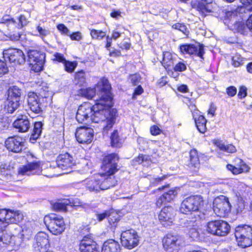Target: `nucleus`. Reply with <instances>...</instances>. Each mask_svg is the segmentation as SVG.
I'll return each mask as SVG.
<instances>
[{"mask_svg":"<svg viewBox=\"0 0 252 252\" xmlns=\"http://www.w3.org/2000/svg\"><path fill=\"white\" fill-rule=\"evenodd\" d=\"M117 111L108 107H100L94 104L92 106L88 103L80 105L77 110L76 118L82 123L90 120L94 123H99L102 128L103 135H107L115 123Z\"/></svg>","mask_w":252,"mask_h":252,"instance_id":"f257e3e1","label":"nucleus"},{"mask_svg":"<svg viewBox=\"0 0 252 252\" xmlns=\"http://www.w3.org/2000/svg\"><path fill=\"white\" fill-rule=\"evenodd\" d=\"M118 159V155L114 153L105 156L101 166V169L104 172L86 180L87 189L90 191L99 192L115 186L117 181L112 175L118 170L117 162Z\"/></svg>","mask_w":252,"mask_h":252,"instance_id":"f03ea898","label":"nucleus"},{"mask_svg":"<svg viewBox=\"0 0 252 252\" xmlns=\"http://www.w3.org/2000/svg\"><path fill=\"white\" fill-rule=\"evenodd\" d=\"M111 88L108 80L103 78L97 83L94 88L81 89L79 91V94L88 99H92L97 94L99 98L95 100V104L100 105V107H110L112 99Z\"/></svg>","mask_w":252,"mask_h":252,"instance_id":"7ed1b4c3","label":"nucleus"},{"mask_svg":"<svg viewBox=\"0 0 252 252\" xmlns=\"http://www.w3.org/2000/svg\"><path fill=\"white\" fill-rule=\"evenodd\" d=\"M204 200L200 195H190L185 198L181 202L179 208L180 212L189 215L199 211L203 206Z\"/></svg>","mask_w":252,"mask_h":252,"instance_id":"20e7f679","label":"nucleus"},{"mask_svg":"<svg viewBox=\"0 0 252 252\" xmlns=\"http://www.w3.org/2000/svg\"><path fill=\"white\" fill-rule=\"evenodd\" d=\"M235 237L239 246L246 248L252 245V227L241 225L235 229Z\"/></svg>","mask_w":252,"mask_h":252,"instance_id":"39448f33","label":"nucleus"},{"mask_svg":"<svg viewBox=\"0 0 252 252\" xmlns=\"http://www.w3.org/2000/svg\"><path fill=\"white\" fill-rule=\"evenodd\" d=\"M44 222L48 230L54 235L61 234L65 229L63 217L55 214L46 216L44 219Z\"/></svg>","mask_w":252,"mask_h":252,"instance_id":"423d86ee","label":"nucleus"},{"mask_svg":"<svg viewBox=\"0 0 252 252\" xmlns=\"http://www.w3.org/2000/svg\"><path fill=\"white\" fill-rule=\"evenodd\" d=\"M28 20L24 15H20L17 20L9 15H5L0 19V28H7L8 30L14 31L16 29H21L28 23Z\"/></svg>","mask_w":252,"mask_h":252,"instance_id":"0eeeda50","label":"nucleus"},{"mask_svg":"<svg viewBox=\"0 0 252 252\" xmlns=\"http://www.w3.org/2000/svg\"><path fill=\"white\" fill-rule=\"evenodd\" d=\"M214 212L219 217H225L230 211L231 205L228 198L223 195L216 198L213 202Z\"/></svg>","mask_w":252,"mask_h":252,"instance_id":"6e6552de","label":"nucleus"},{"mask_svg":"<svg viewBox=\"0 0 252 252\" xmlns=\"http://www.w3.org/2000/svg\"><path fill=\"white\" fill-rule=\"evenodd\" d=\"M45 94L42 95L41 93L38 95L33 92H29L27 94V103L29 108L31 111L35 113L39 114L42 111V104L41 99L46 98Z\"/></svg>","mask_w":252,"mask_h":252,"instance_id":"1a4fd4ad","label":"nucleus"},{"mask_svg":"<svg viewBox=\"0 0 252 252\" xmlns=\"http://www.w3.org/2000/svg\"><path fill=\"white\" fill-rule=\"evenodd\" d=\"M121 240L124 247L131 250L138 245L139 239L137 232L133 229H130L122 232Z\"/></svg>","mask_w":252,"mask_h":252,"instance_id":"9d476101","label":"nucleus"},{"mask_svg":"<svg viewBox=\"0 0 252 252\" xmlns=\"http://www.w3.org/2000/svg\"><path fill=\"white\" fill-rule=\"evenodd\" d=\"M207 230L211 234L222 236L228 233L230 226L226 222L221 220L211 221L207 224Z\"/></svg>","mask_w":252,"mask_h":252,"instance_id":"9b49d317","label":"nucleus"},{"mask_svg":"<svg viewBox=\"0 0 252 252\" xmlns=\"http://www.w3.org/2000/svg\"><path fill=\"white\" fill-rule=\"evenodd\" d=\"M28 61L36 72L42 69L45 62V54L37 50H30L28 52Z\"/></svg>","mask_w":252,"mask_h":252,"instance_id":"f8f14e48","label":"nucleus"},{"mask_svg":"<svg viewBox=\"0 0 252 252\" xmlns=\"http://www.w3.org/2000/svg\"><path fill=\"white\" fill-rule=\"evenodd\" d=\"M3 58L14 65L22 64L25 62V56L23 51L18 49H9L3 52Z\"/></svg>","mask_w":252,"mask_h":252,"instance_id":"ddd939ff","label":"nucleus"},{"mask_svg":"<svg viewBox=\"0 0 252 252\" xmlns=\"http://www.w3.org/2000/svg\"><path fill=\"white\" fill-rule=\"evenodd\" d=\"M176 210L171 206H166L162 209L158 215V220L164 227L172 224L176 215Z\"/></svg>","mask_w":252,"mask_h":252,"instance_id":"4468645a","label":"nucleus"},{"mask_svg":"<svg viewBox=\"0 0 252 252\" xmlns=\"http://www.w3.org/2000/svg\"><path fill=\"white\" fill-rule=\"evenodd\" d=\"M49 246L48 236L46 233L40 232L35 235L33 244L34 252H48L46 250Z\"/></svg>","mask_w":252,"mask_h":252,"instance_id":"2eb2a0df","label":"nucleus"},{"mask_svg":"<svg viewBox=\"0 0 252 252\" xmlns=\"http://www.w3.org/2000/svg\"><path fill=\"white\" fill-rule=\"evenodd\" d=\"M5 147L14 153H19L24 147V139L18 136H10L5 141Z\"/></svg>","mask_w":252,"mask_h":252,"instance_id":"dca6fc26","label":"nucleus"},{"mask_svg":"<svg viewBox=\"0 0 252 252\" xmlns=\"http://www.w3.org/2000/svg\"><path fill=\"white\" fill-rule=\"evenodd\" d=\"M180 50L183 54L195 55L201 59H203V56L205 53L204 46L199 43L181 45L180 46Z\"/></svg>","mask_w":252,"mask_h":252,"instance_id":"f3484780","label":"nucleus"},{"mask_svg":"<svg viewBox=\"0 0 252 252\" xmlns=\"http://www.w3.org/2000/svg\"><path fill=\"white\" fill-rule=\"evenodd\" d=\"M58 167L63 170L71 169L75 165L74 158L68 153L59 155L56 159Z\"/></svg>","mask_w":252,"mask_h":252,"instance_id":"a211bd4d","label":"nucleus"},{"mask_svg":"<svg viewBox=\"0 0 252 252\" xmlns=\"http://www.w3.org/2000/svg\"><path fill=\"white\" fill-rule=\"evenodd\" d=\"M94 130L90 127H81L77 129L75 137L80 143H90L93 138Z\"/></svg>","mask_w":252,"mask_h":252,"instance_id":"6ab92c4d","label":"nucleus"},{"mask_svg":"<svg viewBox=\"0 0 252 252\" xmlns=\"http://www.w3.org/2000/svg\"><path fill=\"white\" fill-rule=\"evenodd\" d=\"M163 246L167 251L173 252L178 250L180 245L181 240L177 236L168 234L162 240Z\"/></svg>","mask_w":252,"mask_h":252,"instance_id":"aec40b11","label":"nucleus"},{"mask_svg":"<svg viewBox=\"0 0 252 252\" xmlns=\"http://www.w3.org/2000/svg\"><path fill=\"white\" fill-rule=\"evenodd\" d=\"M79 249L81 252H99V247L96 242L85 236L81 240Z\"/></svg>","mask_w":252,"mask_h":252,"instance_id":"412c9836","label":"nucleus"},{"mask_svg":"<svg viewBox=\"0 0 252 252\" xmlns=\"http://www.w3.org/2000/svg\"><path fill=\"white\" fill-rule=\"evenodd\" d=\"M40 171L39 163L37 162H32L26 166L20 167L18 173L22 175H31L39 174Z\"/></svg>","mask_w":252,"mask_h":252,"instance_id":"4be33fe9","label":"nucleus"},{"mask_svg":"<svg viewBox=\"0 0 252 252\" xmlns=\"http://www.w3.org/2000/svg\"><path fill=\"white\" fill-rule=\"evenodd\" d=\"M235 160L237 162L236 165L230 164L227 165V169L233 174L237 175L249 171L250 167L241 159L237 158Z\"/></svg>","mask_w":252,"mask_h":252,"instance_id":"5701e85b","label":"nucleus"},{"mask_svg":"<svg viewBox=\"0 0 252 252\" xmlns=\"http://www.w3.org/2000/svg\"><path fill=\"white\" fill-rule=\"evenodd\" d=\"M13 126L19 132H26L31 127V124L27 116L22 115L14 122Z\"/></svg>","mask_w":252,"mask_h":252,"instance_id":"b1692460","label":"nucleus"},{"mask_svg":"<svg viewBox=\"0 0 252 252\" xmlns=\"http://www.w3.org/2000/svg\"><path fill=\"white\" fill-rule=\"evenodd\" d=\"M177 194V191L176 189H171L165 191L157 200L156 204L158 207L162 204L172 201Z\"/></svg>","mask_w":252,"mask_h":252,"instance_id":"393cba45","label":"nucleus"},{"mask_svg":"<svg viewBox=\"0 0 252 252\" xmlns=\"http://www.w3.org/2000/svg\"><path fill=\"white\" fill-rule=\"evenodd\" d=\"M101 252H121V247L117 241L109 239L103 243Z\"/></svg>","mask_w":252,"mask_h":252,"instance_id":"a878e982","label":"nucleus"},{"mask_svg":"<svg viewBox=\"0 0 252 252\" xmlns=\"http://www.w3.org/2000/svg\"><path fill=\"white\" fill-rule=\"evenodd\" d=\"M12 215V210H0V230L2 227H6L7 224L11 223L10 220Z\"/></svg>","mask_w":252,"mask_h":252,"instance_id":"bb28decb","label":"nucleus"},{"mask_svg":"<svg viewBox=\"0 0 252 252\" xmlns=\"http://www.w3.org/2000/svg\"><path fill=\"white\" fill-rule=\"evenodd\" d=\"M5 228V227H2V229L0 230V246L1 247H4L10 244L13 238L14 237L11 232Z\"/></svg>","mask_w":252,"mask_h":252,"instance_id":"cd10ccee","label":"nucleus"},{"mask_svg":"<svg viewBox=\"0 0 252 252\" xmlns=\"http://www.w3.org/2000/svg\"><path fill=\"white\" fill-rule=\"evenodd\" d=\"M198 116V117L197 118V116H195V113L193 112V118L194 119L197 129L200 133H204L207 129L206 125L207 121L204 116L202 115Z\"/></svg>","mask_w":252,"mask_h":252,"instance_id":"c85d7f7f","label":"nucleus"},{"mask_svg":"<svg viewBox=\"0 0 252 252\" xmlns=\"http://www.w3.org/2000/svg\"><path fill=\"white\" fill-rule=\"evenodd\" d=\"M22 93V90L17 86L10 87L8 90L7 98L20 101Z\"/></svg>","mask_w":252,"mask_h":252,"instance_id":"c756f323","label":"nucleus"},{"mask_svg":"<svg viewBox=\"0 0 252 252\" xmlns=\"http://www.w3.org/2000/svg\"><path fill=\"white\" fill-rule=\"evenodd\" d=\"M20 101L7 98L4 109L9 113H13L20 106Z\"/></svg>","mask_w":252,"mask_h":252,"instance_id":"7c9ffc66","label":"nucleus"},{"mask_svg":"<svg viewBox=\"0 0 252 252\" xmlns=\"http://www.w3.org/2000/svg\"><path fill=\"white\" fill-rule=\"evenodd\" d=\"M196 9L202 14H205L206 13L212 11L211 4L209 2V1L200 0L198 2Z\"/></svg>","mask_w":252,"mask_h":252,"instance_id":"2f4dec72","label":"nucleus"},{"mask_svg":"<svg viewBox=\"0 0 252 252\" xmlns=\"http://www.w3.org/2000/svg\"><path fill=\"white\" fill-rule=\"evenodd\" d=\"M175 63V59L173 55L168 52H166L163 54V59L161 62L162 65L165 68H168L173 66Z\"/></svg>","mask_w":252,"mask_h":252,"instance_id":"473e14b6","label":"nucleus"},{"mask_svg":"<svg viewBox=\"0 0 252 252\" xmlns=\"http://www.w3.org/2000/svg\"><path fill=\"white\" fill-rule=\"evenodd\" d=\"M190 164L191 166L198 168L200 161L197 152L196 150H192L190 152Z\"/></svg>","mask_w":252,"mask_h":252,"instance_id":"72a5a7b5","label":"nucleus"},{"mask_svg":"<svg viewBox=\"0 0 252 252\" xmlns=\"http://www.w3.org/2000/svg\"><path fill=\"white\" fill-rule=\"evenodd\" d=\"M110 139L111 143L113 147H119L122 145V140L120 138L117 130H114L111 134Z\"/></svg>","mask_w":252,"mask_h":252,"instance_id":"f704fd0d","label":"nucleus"},{"mask_svg":"<svg viewBox=\"0 0 252 252\" xmlns=\"http://www.w3.org/2000/svg\"><path fill=\"white\" fill-rule=\"evenodd\" d=\"M74 82L80 86L83 85L86 82L85 72L81 70L75 74Z\"/></svg>","mask_w":252,"mask_h":252,"instance_id":"c9c22d12","label":"nucleus"},{"mask_svg":"<svg viewBox=\"0 0 252 252\" xmlns=\"http://www.w3.org/2000/svg\"><path fill=\"white\" fill-rule=\"evenodd\" d=\"M217 146L222 151L229 153H234L236 152V148L234 146L231 144L225 145L220 142L216 143Z\"/></svg>","mask_w":252,"mask_h":252,"instance_id":"e433bc0d","label":"nucleus"},{"mask_svg":"<svg viewBox=\"0 0 252 252\" xmlns=\"http://www.w3.org/2000/svg\"><path fill=\"white\" fill-rule=\"evenodd\" d=\"M42 129V123L40 122H35L34 125L33 132L32 134V138L34 139H37L41 133Z\"/></svg>","mask_w":252,"mask_h":252,"instance_id":"4c0bfd02","label":"nucleus"},{"mask_svg":"<svg viewBox=\"0 0 252 252\" xmlns=\"http://www.w3.org/2000/svg\"><path fill=\"white\" fill-rule=\"evenodd\" d=\"M244 59L238 54H235L232 58V64L235 67H238L244 63Z\"/></svg>","mask_w":252,"mask_h":252,"instance_id":"58836bf2","label":"nucleus"},{"mask_svg":"<svg viewBox=\"0 0 252 252\" xmlns=\"http://www.w3.org/2000/svg\"><path fill=\"white\" fill-rule=\"evenodd\" d=\"M12 215L11 216L10 222L11 223H17L20 222L23 219V214L19 211H12Z\"/></svg>","mask_w":252,"mask_h":252,"instance_id":"ea45409f","label":"nucleus"},{"mask_svg":"<svg viewBox=\"0 0 252 252\" xmlns=\"http://www.w3.org/2000/svg\"><path fill=\"white\" fill-rule=\"evenodd\" d=\"M91 35L93 39H102L106 35L104 32L100 30L92 29L91 30Z\"/></svg>","mask_w":252,"mask_h":252,"instance_id":"a19ab883","label":"nucleus"},{"mask_svg":"<svg viewBox=\"0 0 252 252\" xmlns=\"http://www.w3.org/2000/svg\"><path fill=\"white\" fill-rule=\"evenodd\" d=\"M63 65L65 71L70 73L74 71L77 66V63L76 62H69L66 60L63 63Z\"/></svg>","mask_w":252,"mask_h":252,"instance_id":"79ce46f5","label":"nucleus"},{"mask_svg":"<svg viewBox=\"0 0 252 252\" xmlns=\"http://www.w3.org/2000/svg\"><path fill=\"white\" fill-rule=\"evenodd\" d=\"M172 27L174 29L178 30L182 32L186 35H188L189 33V31L186 26L183 24L176 23L173 25Z\"/></svg>","mask_w":252,"mask_h":252,"instance_id":"37998d69","label":"nucleus"},{"mask_svg":"<svg viewBox=\"0 0 252 252\" xmlns=\"http://www.w3.org/2000/svg\"><path fill=\"white\" fill-rule=\"evenodd\" d=\"M69 203L71 204V206L78 207L85 209L89 207V205L88 204L83 203L80 201L78 199H75L74 200H73L72 202L70 201Z\"/></svg>","mask_w":252,"mask_h":252,"instance_id":"c03bdc74","label":"nucleus"},{"mask_svg":"<svg viewBox=\"0 0 252 252\" xmlns=\"http://www.w3.org/2000/svg\"><path fill=\"white\" fill-rule=\"evenodd\" d=\"M36 30L39 33V36L43 39L44 37L50 34V32L49 30L43 28L40 26L36 27Z\"/></svg>","mask_w":252,"mask_h":252,"instance_id":"a18cd8bd","label":"nucleus"},{"mask_svg":"<svg viewBox=\"0 0 252 252\" xmlns=\"http://www.w3.org/2000/svg\"><path fill=\"white\" fill-rule=\"evenodd\" d=\"M67 205V203L65 202H57L54 205V208L57 211H66Z\"/></svg>","mask_w":252,"mask_h":252,"instance_id":"49530a36","label":"nucleus"},{"mask_svg":"<svg viewBox=\"0 0 252 252\" xmlns=\"http://www.w3.org/2000/svg\"><path fill=\"white\" fill-rule=\"evenodd\" d=\"M235 26L237 27L238 32L244 34L247 32V30L249 29L247 27V24L245 25V24L242 22L237 23Z\"/></svg>","mask_w":252,"mask_h":252,"instance_id":"de8ad7c7","label":"nucleus"},{"mask_svg":"<svg viewBox=\"0 0 252 252\" xmlns=\"http://www.w3.org/2000/svg\"><path fill=\"white\" fill-rule=\"evenodd\" d=\"M188 101L189 104L188 105L189 109L192 112V114L193 115V112H194L195 116H198L200 112L198 110H197L195 105L193 103V100L191 99H189Z\"/></svg>","mask_w":252,"mask_h":252,"instance_id":"09e8293b","label":"nucleus"},{"mask_svg":"<svg viewBox=\"0 0 252 252\" xmlns=\"http://www.w3.org/2000/svg\"><path fill=\"white\" fill-rule=\"evenodd\" d=\"M57 29L62 33L67 36L70 35V32L64 24H60L57 25Z\"/></svg>","mask_w":252,"mask_h":252,"instance_id":"8fccbe9b","label":"nucleus"},{"mask_svg":"<svg viewBox=\"0 0 252 252\" xmlns=\"http://www.w3.org/2000/svg\"><path fill=\"white\" fill-rule=\"evenodd\" d=\"M129 79L133 85H137L140 81L141 77L138 74H134L129 76Z\"/></svg>","mask_w":252,"mask_h":252,"instance_id":"3c124183","label":"nucleus"},{"mask_svg":"<svg viewBox=\"0 0 252 252\" xmlns=\"http://www.w3.org/2000/svg\"><path fill=\"white\" fill-rule=\"evenodd\" d=\"M53 60L55 61H57L60 63H62L63 64L66 61L65 59L64 56L59 53H55L53 55Z\"/></svg>","mask_w":252,"mask_h":252,"instance_id":"603ef678","label":"nucleus"},{"mask_svg":"<svg viewBox=\"0 0 252 252\" xmlns=\"http://www.w3.org/2000/svg\"><path fill=\"white\" fill-rule=\"evenodd\" d=\"M69 36L72 40L78 41L82 39V35L80 32H74L72 33H70V35H69Z\"/></svg>","mask_w":252,"mask_h":252,"instance_id":"864d4df0","label":"nucleus"},{"mask_svg":"<svg viewBox=\"0 0 252 252\" xmlns=\"http://www.w3.org/2000/svg\"><path fill=\"white\" fill-rule=\"evenodd\" d=\"M189 233L190 237L194 240L197 239L199 237V232L195 227L189 228Z\"/></svg>","mask_w":252,"mask_h":252,"instance_id":"5fc2aeb1","label":"nucleus"},{"mask_svg":"<svg viewBox=\"0 0 252 252\" xmlns=\"http://www.w3.org/2000/svg\"><path fill=\"white\" fill-rule=\"evenodd\" d=\"M187 68L186 64L182 62H179L177 63L175 67H174V69L176 71L182 72L185 70Z\"/></svg>","mask_w":252,"mask_h":252,"instance_id":"6e6d98bb","label":"nucleus"},{"mask_svg":"<svg viewBox=\"0 0 252 252\" xmlns=\"http://www.w3.org/2000/svg\"><path fill=\"white\" fill-rule=\"evenodd\" d=\"M247 89L245 86H241L239 88V93L238 94V96L239 98L242 99L247 96Z\"/></svg>","mask_w":252,"mask_h":252,"instance_id":"4d7b16f0","label":"nucleus"},{"mask_svg":"<svg viewBox=\"0 0 252 252\" xmlns=\"http://www.w3.org/2000/svg\"><path fill=\"white\" fill-rule=\"evenodd\" d=\"M7 71L8 68L6 63L0 60V75L4 74Z\"/></svg>","mask_w":252,"mask_h":252,"instance_id":"13d9d810","label":"nucleus"},{"mask_svg":"<svg viewBox=\"0 0 252 252\" xmlns=\"http://www.w3.org/2000/svg\"><path fill=\"white\" fill-rule=\"evenodd\" d=\"M150 132L153 135H158L160 134L161 130L157 126H153L150 128Z\"/></svg>","mask_w":252,"mask_h":252,"instance_id":"bf43d9fd","label":"nucleus"},{"mask_svg":"<svg viewBox=\"0 0 252 252\" xmlns=\"http://www.w3.org/2000/svg\"><path fill=\"white\" fill-rule=\"evenodd\" d=\"M131 44L128 40V41H123L119 44V46L122 49L128 50L130 47Z\"/></svg>","mask_w":252,"mask_h":252,"instance_id":"052dcab7","label":"nucleus"},{"mask_svg":"<svg viewBox=\"0 0 252 252\" xmlns=\"http://www.w3.org/2000/svg\"><path fill=\"white\" fill-rule=\"evenodd\" d=\"M237 93V89L234 86H230L226 89V93L229 96H234Z\"/></svg>","mask_w":252,"mask_h":252,"instance_id":"680f3d73","label":"nucleus"},{"mask_svg":"<svg viewBox=\"0 0 252 252\" xmlns=\"http://www.w3.org/2000/svg\"><path fill=\"white\" fill-rule=\"evenodd\" d=\"M97 220L100 221L103 220L105 218L109 216V213L108 211H105L102 213H98L96 214Z\"/></svg>","mask_w":252,"mask_h":252,"instance_id":"e2e57ef3","label":"nucleus"},{"mask_svg":"<svg viewBox=\"0 0 252 252\" xmlns=\"http://www.w3.org/2000/svg\"><path fill=\"white\" fill-rule=\"evenodd\" d=\"M177 90L181 93H186L189 92V88L187 85L182 84L178 86Z\"/></svg>","mask_w":252,"mask_h":252,"instance_id":"0e129e2a","label":"nucleus"},{"mask_svg":"<svg viewBox=\"0 0 252 252\" xmlns=\"http://www.w3.org/2000/svg\"><path fill=\"white\" fill-rule=\"evenodd\" d=\"M147 157L143 155H139L138 157L135 158V160L139 164H142L144 160H147Z\"/></svg>","mask_w":252,"mask_h":252,"instance_id":"69168bd1","label":"nucleus"},{"mask_svg":"<svg viewBox=\"0 0 252 252\" xmlns=\"http://www.w3.org/2000/svg\"><path fill=\"white\" fill-rule=\"evenodd\" d=\"M165 178H166V176H165V175L161 177L155 178L151 181V183L152 184L154 185L157 183L160 182L161 181H162Z\"/></svg>","mask_w":252,"mask_h":252,"instance_id":"338daca9","label":"nucleus"},{"mask_svg":"<svg viewBox=\"0 0 252 252\" xmlns=\"http://www.w3.org/2000/svg\"><path fill=\"white\" fill-rule=\"evenodd\" d=\"M247 27L249 30L252 31V14L247 21Z\"/></svg>","mask_w":252,"mask_h":252,"instance_id":"774afa93","label":"nucleus"}]
</instances>
